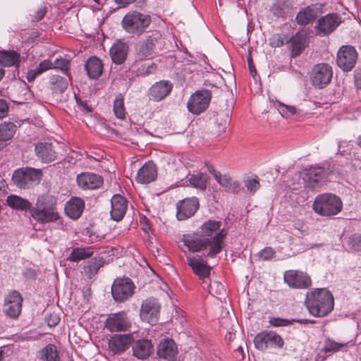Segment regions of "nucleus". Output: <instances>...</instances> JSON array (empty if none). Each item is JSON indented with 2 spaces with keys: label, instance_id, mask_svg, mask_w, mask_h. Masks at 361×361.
<instances>
[{
  "label": "nucleus",
  "instance_id": "obj_1",
  "mask_svg": "<svg viewBox=\"0 0 361 361\" xmlns=\"http://www.w3.org/2000/svg\"><path fill=\"white\" fill-rule=\"evenodd\" d=\"M221 222L209 219L201 226V237L188 236L183 238L184 245L192 252L207 251L206 256L213 258L224 247L226 232L221 228Z\"/></svg>",
  "mask_w": 361,
  "mask_h": 361
},
{
  "label": "nucleus",
  "instance_id": "obj_19",
  "mask_svg": "<svg viewBox=\"0 0 361 361\" xmlns=\"http://www.w3.org/2000/svg\"><path fill=\"white\" fill-rule=\"evenodd\" d=\"M78 185L84 190H95L103 184L101 176L92 173H82L77 176Z\"/></svg>",
  "mask_w": 361,
  "mask_h": 361
},
{
  "label": "nucleus",
  "instance_id": "obj_4",
  "mask_svg": "<svg viewBox=\"0 0 361 361\" xmlns=\"http://www.w3.org/2000/svg\"><path fill=\"white\" fill-rule=\"evenodd\" d=\"M343 208L341 199L332 193H324L316 197L313 203L314 211L323 216L338 214Z\"/></svg>",
  "mask_w": 361,
  "mask_h": 361
},
{
  "label": "nucleus",
  "instance_id": "obj_57",
  "mask_svg": "<svg viewBox=\"0 0 361 361\" xmlns=\"http://www.w3.org/2000/svg\"><path fill=\"white\" fill-rule=\"evenodd\" d=\"M60 322V317L56 314H51L47 318V324L49 326H54Z\"/></svg>",
  "mask_w": 361,
  "mask_h": 361
},
{
  "label": "nucleus",
  "instance_id": "obj_37",
  "mask_svg": "<svg viewBox=\"0 0 361 361\" xmlns=\"http://www.w3.org/2000/svg\"><path fill=\"white\" fill-rule=\"evenodd\" d=\"M37 357L43 361H60L56 347L49 344L37 353Z\"/></svg>",
  "mask_w": 361,
  "mask_h": 361
},
{
  "label": "nucleus",
  "instance_id": "obj_28",
  "mask_svg": "<svg viewBox=\"0 0 361 361\" xmlns=\"http://www.w3.org/2000/svg\"><path fill=\"white\" fill-rule=\"evenodd\" d=\"M36 154L42 161L51 162L56 159V146L51 143H39L35 147Z\"/></svg>",
  "mask_w": 361,
  "mask_h": 361
},
{
  "label": "nucleus",
  "instance_id": "obj_59",
  "mask_svg": "<svg viewBox=\"0 0 361 361\" xmlns=\"http://www.w3.org/2000/svg\"><path fill=\"white\" fill-rule=\"evenodd\" d=\"M214 288L216 289V293H221V292L224 290L222 284L218 281H214V283H210L209 291L212 293Z\"/></svg>",
  "mask_w": 361,
  "mask_h": 361
},
{
  "label": "nucleus",
  "instance_id": "obj_25",
  "mask_svg": "<svg viewBox=\"0 0 361 361\" xmlns=\"http://www.w3.org/2000/svg\"><path fill=\"white\" fill-rule=\"evenodd\" d=\"M172 87L173 85L169 81L156 82L149 89L150 98L157 102L161 101L170 94Z\"/></svg>",
  "mask_w": 361,
  "mask_h": 361
},
{
  "label": "nucleus",
  "instance_id": "obj_23",
  "mask_svg": "<svg viewBox=\"0 0 361 361\" xmlns=\"http://www.w3.org/2000/svg\"><path fill=\"white\" fill-rule=\"evenodd\" d=\"M111 218L117 221L121 220L123 218L127 210V200L120 195H114L111 200Z\"/></svg>",
  "mask_w": 361,
  "mask_h": 361
},
{
  "label": "nucleus",
  "instance_id": "obj_46",
  "mask_svg": "<svg viewBox=\"0 0 361 361\" xmlns=\"http://www.w3.org/2000/svg\"><path fill=\"white\" fill-rule=\"evenodd\" d=\"M348 247L357 252H361V235L353 234L350 236L347 241Z\"/></svg>",
  "mask_w": 361,
  "mask_h": 361
},
{
  "label": "nucleus",
  "instance_id": "obj_3",
  "mask_svg": "<svg viewBox=\"0 0 361 361\" xmlns=\"http://www.w3.org/2000/svg\"><path fill=\"white\" fill-rule=\"evenodd\" d=\"M306 306L311 314L315 317H324L334 308V298L326 289H316L307 292L305 300Z\"/></svg>",
  "mask_w": 361,
  "mask_h": 361
},
{
  "label": "nucleus",
  "instance_id": "obj_26",
  "mask_svg": "<svg viewBox=\"0 0 361 361\" xmlns=\"http://www.w3.org/2000/svg\"><path fill=\"white\" fill-rule=\"evenodd\" d=\"M209 172L214 176L216 182L225 190L232 193H238L240 190V186L238 182L233 180L228 175L221 174L216 172L214 169H210Z\"/></svg>",
  "mask_w": 361,
  "mask_h": 361
},
{
  "label": "nucleus",
  "instance_id": "obj_54",
  "mask_svg": "<svg viewBox=\"0 0 361 361\" xmlns=\"http://www.w3.org/2000/svg\"><path fill=\"white\" fill-rule=\"evenodd\" d=\"M47 13V8L44 6H40L38 10L35 13L34 18L32 21L38 22L41 20Z\"/></svg>",
  "mask_w": 361,
  "mask_h": 361
},
{
  "label": "nucleus",
  "instance_id": "obj_2",
  "mask_svg": "<svg viewBox=\"0 0 361 361\" xmlns=\"http://www.w3.org/2000/svg\"><path fill=\"white\" fill-rule=\"evenodd\" d=\"M31 216L41 224L54 223L60 218L56 207V199L51 195L39 196L30 211Z\"/></svg>",
  "mask_w": 361,
  "mask_h": 361
},
{
  "label": "nucleus",
  "instance_id": "obj_52",
  "mask_svg": "<svg viewBox=\"0 0 361 361\" xmlns=\"http://www.w3.org/2000/svg\"><path fill=\"white\" fill-rule=\"evenodd\" d=\"M53 66L54 64L50 60L45 59L40 62L37 67L41 73H42L48 70L51 69L53 68Z\"/></svg>",
  "mask_w": 361,
  "mask_h": 361
},
{
  "label": "nucleus",
  "instance_id": "obj_6",
  "mask_svg": "<svg viewBox=\"0 0 361 361\" xmlns=\"http://www.w3.org/2000/svg\"><path fill=\"white\" fill-rule=\"evenodd\" d=\"M42 177L40 169L34 168H22L14 171L13 181L19 188H29L38 184Z\"/></svg>",
  "mask_w": 361,
  "mask_h": 361
},
{
  "label": "nucleus",
  "instance_id": "obj_44",
  "mask_svg": "<svg viewBox=\"0 0 361 361\" xmlns=\"http://www.w3.org/2000/svg\"><path fill=\"white\" fill-rule=\"evenodd\" d=\"M275 106L283 116L288 117L295 114L296 109L294 106L285 104L279 101H276Z\"/></svg>",
  "mask_w": 361,
  "mask_h": 361
},
{
  "label": "nucleus",
  "instance_id": "obj_21",
  "mask_svg": "<svg viewBox=\"0 0 361 361\" xmlns=\"http://www.w3.org/2000/svg\"><path fill=\"white\" fill-rule=\"evenodd\" d=\"M177 354V346L172 339L165 338L157 346L158 356L169 361H174Z\"/></svg>",
  "mask_w": 361,
  "mask_h": 361
},
{
  "label": "nucleus",
  "instance_id": "obj_13",
  "mask_svg": "<svg viewBox=\"0 0 361 361\" xmlns=\"http://www.w3.org/2000/svg\"><path fill=\"white\" fill-rule=\"evenodd\" d=\"M23 298L17 290L9 292L5 297L4 311L5 314L13 319L19 317L21 312Z\"/></svg>",
  "mask_w": 361,
  "mask_h": 361
},
{
  "label": "nucleus",
  "instance_id": "obj_55",
  "mask_svg": "<svg viewBox=\"0 0 361 361\" xmlns=\"http://www.w3.org/2000/svg\"><path fill=\"white\" fill-rule=\"evenodd\" d=\"M41 73V72L39 71V70L37 68V67H35V68L33 69H30L27 71V75H26V79L27 80L28 82H32L35 80V78L39 75Z\"/></svg>",
  "mask_w": 361,
  "mask_h": 361
},
{
  "label": "nucleus",
  "instance_id": "obj_24",
  "mask_svg": "<svg viewBox=\"0 0 361 361\" xmlns=\"http://www.w3.org/2000/svg\"><path fill=\"white\" fill-rule=\"evenodd\" d=\"M187 262L192 271L197 275L200 279H204L210 275L211 267L202 258L187 257Z\"/></svg>",
  "mask_w": 361,
  "mask_h": 361
},
{
  "label": "nucleus",
  "instance_id": "obj_39",
  "mask_svg": "<svg viewBox=\"0 0 361 361\" xmlns=\"http://www.w3.org/2000/svg\"><path fill=\"white\" fill-rule=\"evenodd\" d=\"M49 84L54 92L60 94L63 93L68 86L67 79L57 75L50 76Z\"/></svg>",
  "mask_w": 361,
  "mask_h": 361
},
{
  "label": "nucleus",
  "instance_id": "obj_11",
  "mask_svg": "<svg viewBox=\"0 0 361 361\" xmlns=\"http://www.w3.org/2000/svg\"><path fill=\"white\" fill-rule=\"evenodd\" d=\"M160 305L154 298H147L142 303L140 316L142 321L154 325L158 322L160 312Z\"/></svg>",
  "mask_w": 361,
  "mask_h": 361
},
{
  "label": "nucleus",
  "instance_id": "obj_47",
  "mask_svg": "<svg viewBox=\"0 0 361 361\" xmlns=\"http://www.w3.org/2000/svg\"><path fill=\"white\" fill-rule=\"evenodd\" d=\"M52 68L60 69L63 73H66L69 67V61L64 58L56 59L53 63Z\"/></svg>",
  "mask_w": 361,
  "mask_h": 361
},
{
  "label": "nucleus",
  "instance_id": "obj_33",
  "mask_svg": "<svg viewBox=\"0 0 361 361\" xmlns=\"http://www.w3.org/2000/svg\"><path fill=\"white\" fill-rule=\"evenodd\" d=\"M85 70L90 78L96 79L102 73L103 64L97 57L92 56L86 62Z\"/></svg>",
  "mask_w": 361,
  "mask_h": 361
},
{
  "label": "nucleus",
  "instance_id": "obj_20",
  "mask_svg": "<svg viewBox=\"0 0 361 361\" xmlns=\"http://www.w3.org/2000/svg\"><path fill=\"white\" fill-rule=\"evenodd\" d=\"M157 176L156 165L152 161H148L138 170L135 180L139 183L147 184L154 181Z\"/></svg>",
  "mask_w": 361,
  "mask_h": 361
},
{
  "label": "nucleus",
  "instance_id": "obj_17",
  "mask_svg": "<svg viewBox=\"0 0 361 361\" xmlns=\"http://www.w3.org/2000/svg\"><path fill=\"white\" fill-rule=\"evenodd\" d=\"M341 23V19L336 14H328L318 19L315 26L316 33L325 36L333 32Z\"/></svg>",
  "mask_w": 361,
  "mask_h": 361
},
{
  "label": "nucleus",
  "instance_id": "obj_7",
  "mask_svg": "<svg viewBox=\"0 0 361 361\" xmlns=\"http://www.w3.org/2000/svg\"><path fill=\"white\" fill-rule=\"evenodd\" d=\"M283 343L281 336L273 331H263L258 333L254 338L255 348L261 351L269 348H281Z\"/></svg>",
  "mask_w": 361,
  "mask_h": 361
},
{
  "label": "nucleus",
  "instance_id": "obj_53",
  "mask_svg": "<svg viewBox=\"0 0 361 361\" xmlns=\"http://www.w3.org/2000/svg\"><path fill=\"white\" fill-rule=\"evenodd\" d=\"M156 70V66L154 63H152L151 64H144L139 69V71L141 74H151L154 73Z\"/></svg>",
  "mask_w": 361,
  "mask_h": 361
},
{
  "label": "nucleus",
  "instance_id": "obj_29",
  "mask_svg": "<svg viewBox=\"0 0 361 361\" xmlns=\"http://www.w3.org/2000/svg\"><path fill=\"white\" fill-rule=\"evenodd\" d=\"M157 39L149 36L145 40L141 42L137 47L136 55L140 60L150 59L152 56L154 49H155V42Z\"/></svg>",
  "mask_w": 361,
  "mask_h": 361
},
{
  "label": "nucleus",
  "instance_id": "obj_34",
  "mask_svg": "<svg viewBox=\"0 0 361 361\" xmlns=\"http://www.w3.org/2000/svg\"><path fill=\"white\" fill-rule=\"evenodd\" d=\"M317 17V11L310 6H307L298 13L295 20L298 25L305 26L314 20Z\"/></svg>",
  "mask_w": 361,
  "mask_h": 361
},
{
  "label": "nucleus",
  "instance_id": "obj_32",
  "mask_svg": "<svg viewBox=\"0 0 361 361\" xmlns=\"http://www.w3.org/2000/svg\"><path fill=\"white\" fill-rule=\"evenodd\" d=\"M291 44V55L293 57L299 56L308 44L307 35L298 32L290 39Z\"/></svg>",
  "mask_w": 361,
  "mask_h": 361
},
{
  "label": "nucleus",
  "instance_id": "obj_49",
  "mask_svg": "<svg viewBox=\"0 0 361 361\" xmlns=\"http://www.w3.org/2000/svg\"><path fill=\"white\" fill-rule=\"evenodd\" d=\"M275 251L271 247H266L257 253L260 259L269 260L274 257Z\"/></svg>",
  "mask_w": 361,
  "mask_h": 361
},
{
  "label": "nucleus",
  "instance_id": "obj_16",
  "mask_svg": "<svg viewBox=\"0 0 361 361\" xmlns=\"http://www.w3.org/2000/svg\"><path fill=\"white\" fill-rule=\"evenodd\" d=\"M357 54L354 47L343 46L337 54V64L344 71L353 69L357 61Z\"/></svg>",
  "mask_w": 361,
  "mask_h": 361
},
{
  "label": "nucleus",
  "instance_id": "obj_40",
  "mask_svg": "<svg viewBox=\"0 0 361 361\" xmlns=\"http://www.w3.org/2000/svg\"><path fill=\"white\" fill-rule=\"evenodd\" d=\"M103 258H93L92 260L87 262L84 266L83 272L85 275L88 279H91L97 273L99 268L103 266Z\"/></svg>",
  "mask_w": 361,
  "mask_h": 361
},
{
  "label": "nucleus",
  "instance_id": "obj_43",
  "mask_svg": "<svg viewBox=\"0 0 361 361\" xmlns=\"http://www.w3.org/2000/svg\"><path fill=\"white\" fill-rule=\"evenodd\" d=\"M114 111L116 116L118 118L123 119L126 116L124 108L123 96L118 94L116 97L114 102Z\"/></svg>",
  "mask_w": 361,
  "mask_h": 361
},
{
  "label": "nucleus",
  "instance_id": "obj_38",
  "mask_svg": "<svg viewBox=\"0 0 361 361\" xmlns=\"http://www.w3.org/2000/svg\"><path fill=\"white\" fill-rule=\"evenodd\" d=\"M6 202L11 207L19 210L30 211L32 206V204L29 201L15 195L8 196Z\"/></svg>",
  "mask_w": 361,
  "mask_h": 361
},
{
  "label": "nucleus",
  "instance_id": "obj_18",
  "mask_svg": "<svg viewBox=\"0 0 361 361\" xmlns=\"http://www.w3.org/2000/svg\"><path fill=\"white\" fill-rule=\"evenodd\" d=\"M198 206L199 202L196 197L186 198L180 201L177 204L178 219L182 221L191 217L197 211Z\"/></svg>",
  "mask_w": 361,
  "mask_h": 361
},
{
  "label": "nucleus",
  "instance_id": "obj_12",
  "mask_svg": "<svg viewBox=\"0 0 361 361\" xmlns=\"http://www.w3.org/2000/svg\"><path fill=\"white\" fill-rule=\"evenodd\" d=\"M284 282L292 288L305 289L311 286V279L306 272L288 270L283 274Z\"/></svg>",
  "mask_w": 361,
  "mask_h": 361
},
{
  "label": "nucleus",
  "instance_id": "obj_9",
  "mask_svg": "<svg viewBox=\"0 0 361 361\" xmlns=\"http://www.w3.org/2000/svg\"><path fill=\"white\" fill-rule=\"evenodd\" d=\"M134 288V284L130 279H116L114 280L111 287L112 296L116 301L123 302L133 295Z\"/></svg>",
  "mask_w": 361,
  "mask_h": 361
},
{
  "label": "nucleus",
  "instance_id": "obj_51",
  "mask_svg": "<svg viewBox=\"0 0 361 361\" xmlns=\"http://www.w3.org/2000/svg\"><path fill=\"white\" fill-rule=\"evenodd\" d=\"M9 111L8 102L3 99H0V119L7 116Z\"/></svg>",
  "mask_w": 361,
  "mask_h": 361
},
{
  "label": "nucleus",
  "instance_id": "obj_64",
  "mask_svg": "<svg viewBox=\"0 0 361 361\" xmlns=\"http://www.w3.org/2000/svg\"><path fill=\"white\" fill-rule=\"evenodd\" d=\"M5 74L4 70L0 66V80L3 78Z\"/></svg>",
  "mask_w": 361,
  "mask_h": 361
},
{
  "label": "nucleus",
  "instance_id": "obj_62",
  "mask_svg": "<svg viewBox=\"0 0 361 361\" xmlns=\"http://www.w3.org/2000/svg\"><path fill=\"white\" fill-rule=\"evenodd\" d=\"M80 104L82 106L84 110H85L88 112L91 111V109L89 108V106H87V104L86 103H83L82 101H80Z\"/></svg>",
  "mask_w": 361,
  "mask_h": 361
},
{
  "label": "nucleus",
  "instance_id": "obj_8",
  "mask_svg": "<svg viewBox=\"0 0 361 361\" xmlns=\"http://www.w3.org/2000/svg\"><path fill=\"white\" fill-rule=\"evenodd\" d=\"M212 94L209 90H201L196 91L189 98L187 107L190 112L193 114H200L209 106L211 101Z\"/></svg>",
  "mask_w": 361,
  "mask_h": 361
},
{
  "label": "nucleus",
  "instance_id": "obj_10",
  "mask_svg": "<svg viewBox=\"0 0 361 361\" xmlns=\"http://www.w3.org/2000/svg\"><path fill=\"white\" fill-rule=\"evenodd\" d=\"M332 76L331 66L322 63L314 66L311 74V81L314 87L322 89L331 82Z\"/></svg>",
  "mask_w": 361,
  "mask_h": 361
},
{
  "label": "nucleus",
  "instance_id": "obj_60",
  "mask_svg": "<svg viewBox=\"0 0 361 361\" xmlns=\"http://www.w3.org/2000/svg\"><path fill=\"white\" fill-rule=\"evenodd\" d=\"M355 85L357 88H361V71L355 72Z\"/></svg>",
  "mask_w": 361,
  "mask_h": 361
},
{
  "label": "nucleus",
  "instance_id": "obj_36",
  "mask_svg": "<svg viewBox=\"0 0 361 361\" xmlns=\"http://www.w3.org/2000/svg\"><path fill=\"white\" fill-rule=\"evenodd\" d=\"M209 176L206 173L198 172L195 174H189L188 181L192 187L200 190H205L207 187Z\"/></svg>",
  "mask_w": 361,
  "mask_h": 361
},
{
  "label": "nucleus",
  "instance_id": "obj_45",
  "mask_svg": "<svg viewBox=\"0 0 361 361\" xmlns=\"http://www.w3.org/2000/svg\"><path fill=\"white\" fill-rule=\"evenodd\" d=\"M348 345V343H338L328 338L325 341L324 349L326 352H337Z\"/></svg>",
  "mask_w": 361,
  "mask_h": 361
},
{
  "label": "nucleus",
  "instance_id": "obj_58",
  "mask_svg": "<svg viewBox=\"0 0 361 361\" xmlns=\"http://www.w3.org/2000/svg\"><path fill=\"white\" fill-rule=\"evenodd\" d=\"M229 121H230V119H229V116L227 114L226 116H225V118L219 123V133H224L226 131V129L227 128V126L228 124L229 123Z\"/></svg>",
  "mask_w": 361,
  "mask_h": 361
},
{
  "label": "nucleus",
  "instance_id": "obj_22",
  "mask_svg": "<svg viewBox=\"0 0 361 361\" xmlns=\"http://www.w3.org/2000/svg\"><path fill=\"white\" fill-rule=\"evenodd\" d=\"M329 171L319 166H313L305 170L303 180L309 187H314V185L325 179Z\"/></svg>",
  "mask_w": 361,
  "mask_h": 361
},
{
  "label": "nucleus",
  "instance_id": "obj_50",
  "mask_svg": "<svg viewBox=\"0 0 361 361\" xmlns=\"http://www.w3.org/2000/svg\"><path fill=\"white\" fill-rule=\"evenodd\" d=\"M245 186L250 192H255L259 188V180L255 178H247L245 180Z\"/></svg>",
  "mask_w": 361,
  "mask_h": 361
},
{
  "label": "nucleus",
  "instance_id": "obj_41",
  "mask_svg": "<svg viewBox=\"0 0 361 361\" xmlns=\"http://www.w3.org/2000/svg\"><path fill=\"white\" fill-rule=\"evenodd\" d=\"M93 254L92 247H75L71 251L68 259L78 262L91 257Z\"/></svg>",
  "mask_w": 361,
  "mask_h": 361
},
{
  "label": "nucleus",
  "instance_id": "obj_30",
  "mask_svg": "<svg viewBox=\"0 0 361 361\" xmlns=\"http://www.w3.org/2000/svg\"><path fill=\"white\" fill-rule=\"evenodd\" d=\"M84 202L79 197H73L65 206V213L73 219H78L84 209Z\"/></svg>",
  "mask_w": 361,
  "mask_h": 361
},
{
  "label": "nucleus",
  "instance_id": "obj_63",
  "mask_svg": "<svg viewBox=\"0 0 361 361\" xmlns=\"http://www.w3.org/2000/svg\"><path fill=\"white\" fill-rule=\"evenodd\" d=\"M250 73L252 75V76L254 77L255 76V74H256V71L253 66V65H250Z\"/></svg>",
  "mask_w": 361,
  "mask_h": 361
},
{
  "label": "nucleus",
  "instance_id": "obj_42",
  "mask_svg": "<svg viewBox=\"0 0 361 361\" xmlns=\"http://www.w3.org/2000/svg\"><path fill=\"white\" fill-rule=\"evenodd\" d=\"M16 131V126L13 122H4L0 124V141L11 139Z\"/></svg>",
  "mask_w": 361,
  "mask_h": 361
},
{
  "label": "nucleus",
  "instance_id": "obj_31",
  "mask_svg": "<svg viewBox=\"0 0 361 361\" xmlns=\"http://www.w3.org/2000/svg\"><path fill=\"white\" fill-rule=\"evenodd\" d=\"M128 51L127 44L118 41L113 44L110 49V55L114 63L116 64L123 63L126 59Z\"/></svg>",
  "mask_w": 361,
  "mask_h": 361
},
{
  "label": "nucleus",
  "instance_id": "obj_35",
  "mask_svg": "<svg viewBox=\"0 0 361 361\" xmlns=\"http://www.w3.org/2000/svg\"><path fill=\"white\" fill-rule=\"evenodd\" d=\"M20 55L15 51H0V63L6 67L18 68Z\"/></svg>",
  "mask_w": 361,
  "mask_h": 361
},
{
  "label": "nucleus",
  "instance_id": "obj_48",
  "mask_svg": "<svg viewBox=\"0 0 361 361\" xmlns=\"http://www.w3.org/2000/svg\"><path fill=\"white\" fill-rule=\"evenodd\" d=\"M295 320H288L279 317H271L269 319V324L273 326H286L291 325Z\"/></svg>",
  "mask_w": 361,
  "mask_h": 361
},
{
  "label": "nucleus",
  "instance_id": "obj_14",
  "mask_svg": "<svg viewBox=\"0 0 361 361\" xmlns=\"http://www.w3.org/2000/svg\"><path fill=\"white\" fill-rule=\"evenodd\" d=\"M134 337L131 334H116L108 341V350L111 355L121 354L132 345Z\"/></svg>",
  "mask_w": 361,
  "mask_h": 361
},
{
  "label": "nucleus",
  "instance_id": "obj_61",
  "mask_svg": "<svg viewBox=\"0 0 361 361\" xmlns=\"http://www.w3.org/2000/svg\"><path fill=\"white\" fill-rule=\"evenodd\" d=\"M135 0H115V1L120 5L126 6L134 1Z\"/></svg>",
  "mask_w": 361,
  "mask_h": 361
},
{
  "label": "nucleus",
  "instance_id": "obj_56",
  "mask_svg": "<svg viewBox=\"0 0 361 361\" xmlns=\"http://www.w3.org/2000/svg\"><path fill=\"white\" fill-rule=\"evenodd\" d=\"M270 45L272 47H279L283 45V42L281 37L280 35H276L272 37V38L270 39Z\"/></svg>",
  "mask_w": 361,
  "mask_h": 361
},
{
  "label": "nucleus",
  "instance_id": "obj_15",
  "mask_svg": "<svg viewBox=\"0 0 361 361\" xmlns=\"http://www.w3.org/2000/svg\"><path fill=\"white\" fill-rule=\"evenodd\" d=\"M106 328L111 332L126 331L131 326V322L124 312L111 314L105 322Z\"/></svg>",
  "mask_w": 361,
  "mask_h": 361
},
{
  "label": "nucleus",
  "instance_id": "obj_5",
  "mask_svg": "<svg viewBox=\"0 0 361 361\" xmlns=\"http://www.w3.org/2000/svg\"><path fill=\"white\" fill-rule=\"evenodd\" d=\"M150 23L149 16L136 11L128 13L121 22L122 27L126 32L136 35L142 34Z\"/></svg>",
  "mask_w": 361,
  "mask_h": 361
},
{
  "label": "nucleus",
  "instance_id": "obj_27",
  "mask_svg": "<svg viewBox=\"0 0 361 361\" xmlns=\"http://www.w3.org/2000/svg\"><path fill=\"white\" fill-rule=\"evenodd\" d=\"M133 356L140 360L147 359L153 351V345L148 339H140L132 346Z\"/></svg>",
  "mask_w": 361,
  "mask_h": 361
}]
</instances>
